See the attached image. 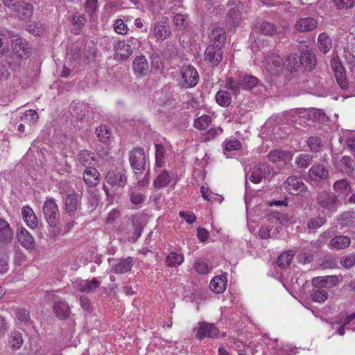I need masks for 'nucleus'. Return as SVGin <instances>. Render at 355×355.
Returning a JSON list of instances; mask_svg holds the SVG:
<instances>
[{"label": "nucleus", "instance_id": "nucleus-60", "mask_svg": "<svg viewBox=\"0 0 355 355\" xmlns=\"http://www.w3.org/2000/svg\"><path fill=\"white\" fill-rule=\"evenodd\" d=\"M114 29L118 34L125 35L127 33L128 27L124 21L121 19H116L114 24Z\"/></svg>", "mask_w": 355, "mask_h": 355}, {"label": "nucleus", "instance_id": "nucleus-47", "mask_svg": "<svg viewBox=\"0 0 355 355\" xmlns=\"http://www.w3.org/2000/svg\"><path fill=\"white\" fill-rule=\"evenodd\" d=\"M328 298V292L322 287H315L311 294V300L315 302L322 303Z\"/></svg>", "mask_w": 355, "mask_h": 355}, {"label": "nucleus", "instance_id": "nucleus-45", "mask_svg": "<svg viewBox=\"0 0 355 355\" xmlns=\"http://www.w3.org/2000/svg\"><path fill=\"white\" fill-rule=\"evenodd\" d=\"M327 222V218L324 216H318L316 217L311 218L307 222V227L311 230H316L322 227Z\"/></svg>", "mask_w": 355, "mask_h": 355}, {"label": "nucleus", "instance_id": "nucleus-19", "mask_svg": "<svg viewBox=\"0 0 355 355\" xmlns=\"http://www.w3.org/2000/svg\"><path fill=\"white\" fill-rule=\"evenodd\" d=\"M53 311L55 316L60 320L67 319L71 313V309L68 302L61 299L54 302Z\"/></svg>", "mask_w": 355, "mask_h": 355}, {"label": "nucleus", "instance_id": "nucleus-28", "mask_svg": "<svg viewBox=\"0 0 355 355\" xmlns=\"http://www.w3.org/2000/svg\"><path fill=\"white\" fill-rule=\"evenodd\" d=\"M338 283L336 276L318 277L313 279V285L315 287L333 288Z\"/></svg>", "mask_w": 355, "mask_h": 355}, {"label": "nucleus", "instance_id": "nucleus-29", "mask_svg": "<svg viewBox=\"0 0 355 355\" xmlns=\"http://www.w3.org/2000/svg\"><path fill=\"white\" fill-rule=\"evenodd\" d=\"M78 159L86 168L93 167L96 162L94 153L87 150H80L78 154Z\"/></svg>", "mask_w": 355, "mask_h": 355}, {"label": "nucleus", "instance_id": "nucleus-43", "mask_svg": "<svg viewBox=\"0 0 355 355\" xmlns=\"http://www.w3.org/2000/svg\"><path fill=\"white\" fill-rule=\"evenodd\" d=\"M294 252L292 250L286 251L281 254L277 258V265L281 268H286L288 267L294 257Z\"/></svg>", "mask_w": 355, "mask_h": 355}, {"label": "nucleus", "instance_id": "nucleus-26", "mask_svg": "<svg viewBox=\"0 0 355 355\" xmlns=\"http://www.w3.org/2000/svg\"><path fill=\"white\" fill-rule=\"evenodd\" d=\"M318 25L317 21L313 17H304L298 19L295 24V28L300 32H309L314 30Z\"/></svg>", "mask_w": 355, "mask_h": 355}, {"label": "nucleus", "instance_id": "nucleus-57", "mask_svg": "<svg viewBox=\"0 0 355 355\" xmlns=\"http://www.w3.org/2000/svg\"><path fill=\"white\" fill-rule=\"evenodd\" d=\"M340 169L343 172L350 173L353 171V160L351 157L344 156L340 159Z\"/></svg>", "mask_w": 355, "mask_h": 355}, {"label": "nucleus", "instance_id": "nucleus-51", "mask_svg": "<svg viewBox=\"0 0 355 355\" xmlns=\"http://www.w3.org/2000/svg\"><path fill=\"white\" fill-rule=\"evenodd\" d=\"M313 156L310 154H300L295 159V164L299 168H308L311 162H312Z\"/></svg>", "mask_w": 355, "mask_h": 355}, {"label": "nucleus", "instance_id": "nucleus-40", "mask_svg": "<svg viewBox=\"0 0 355 355\" xmlns=\"http://www.w3.org/2000/svg\"><path fill=\"white\" fill-rule=\"evenodd\" d=\"M257 170L263 178H272L277 173L273 167L266 162L259 163Z\"/></svg>", "mask_w": 355, "mask_h": 355}, {"label": "nucleus", "instance_id": "nucleus-1", "mask_svg": "<svg viewBox=\"0 0 355 355\" xmlns=\"http://www.w3.org/2000/svg\"><path fill=\"white\" fill-rule=\"evenodd\" d=\"M12 55L8 61V64L13 69L20 66L21 60L26 59L29 52L26 42L21 38H17L12 42Z\"/></svg>", "mask_w": 355, "mask_h": 355}, {"label": "nucleus", "instance_id": "nucleus-10", "mask_svg": "<svg viewBox=\"0 0 355 355\" xmlns=\"http://www.w3.org/2000/svg\"><path fill=\"white\" fill-rule=\"evenodd\" d=\"M129 161L132 168L135 170L144 171L146 159L144 149L141 148H134L130 153Z\"/></svg>", "mask_w": 355, "mask_h": 355}, {"label": "nucleus", "instance_id": "nucleus-63", "mask_svg": "<svg viewBox=\"0 0 355 355\" xmlns=\"http://www.w3.org/2000/svg\"><path fill=\"white\" fill-rule=\"evenodd\" d=\"M272 227H271L270 226H262L258 232L259 236L261 239H268L270 238H273L274 236L271 235V233H270V232L272 231Z\"/></svg>", "mask_w": 355, "mask_h": 355}, {"label": "nucleus", "instance_id": "nucleus-25", "mask_svg": "<svg viewBox=\"0 0 355 355\" xmlns=\"http://www.w3.org/2000/svg\"><path fill=\"white\" fill-rule=\"evenodd\" d=\"M128 193L130 202L135 205L143 204L146 198L144 189L141 188H137V187L130 186Z\"/></svg>", "mask_w": 355, "mask_h": 355}, {"label": "nucleus", "instance_id": "nucleus-41", "mask_svg": "<svg viewBox=\"0 0 355 355\" xmlns=\"http://www.w3.org/2000/svg\"><path fill=\"white\" fill-rule=\"evenodd\" d=\"M318 43L319 49L324 53L329 52L332 45L331 38L324 33L319 35Z\"/></svg>", "mask_w": 355, "mask_h": 355}, {"label": "nucleus", "instance_id": "nucleus-32", "mask_svg": "<svg viewBox=\"0 0 355 355\" xmlns=\"http://www.w3.org/2000/svg\"><path fill=\"white\" fill-rule=\"evenodd\" d=\"M227 279L226 276L218 275L214 277L211 279L209 284V288L213 292L216 293H222L225 291L227 288Z\"/></svg>", "mask_w": 355, "mask_h": 355}, {"label": "nucleus", "instance_id": "nucleus-53", "mask_svg": "<svg viewBox=\"0 0 355 355\" xmlns=\"http://www.w3.org/2000/svg\"><path fill=\"white\" fill-rule=\"evenodd\" d=\"M16 318L24 325H30L32 321L30 318L29 311L26 309H19L16 311Z\"/></svg>", "mask_w": 355, "mask_h": 355}, {"label": "nucleus", "instance_id": "nucleus-30", "mask_svg": "<svg viewBox=\"0 0 355 355\" xmlns=\"http://www.w3.org/2000/svg\"><path fill=\"white\" fill-rule=\"evenodd\" d=\"M17 237L19 243L26 248L31 249L34 246V239L24 228L19 227L17 230Z\"/></svg>", "mask_w": 355, "mask_h": 355}, {"label": "nucleus", "instance_id": "nucleus-5", "mask_svg": "<svg viewBox=\"0 0 355 355\" xmlns=\"http://www.w3.org/2000/svg\"><path fill=\"white\" fill-rule=\"evenodd\" d=\"M43 214L49 225H55L60 220V211L55 199H47L43 205Z\"/></svg>", "mask_w": 355, "mask_h": 355}, {"label": "nucleus", "instance_id": "nucleus-54", "mask_svg": "<svg viewBox=\"0 0 355 355\" xmlns=\"http://www.w3.org/2000/svg\"><path fill=\"white\" fill-rule=\"evenodd\" d=\"M283 69L291 72L296 70L300 67L297 58L293 55L288 56L284 61L283 60Z\"/></svg>", "mask_w": 355, "mask_h": 355}, {"label": "nucleus", "instance_id": "nucleus-50", "mask_svg": "<svg viewBox=\"0 0 355 355\" xmlns=\"http://www.w3.org/2000/svg\"><path fill=\"white\" fill-rule=\"evenodd\" d=\"M17 10L24 18H28L33 15V8L31 3L22 1L18 3Z\"/></svg>", "mask_w": 355, "mask_h": 355}, {"label": "nucleus", "instance_id": "nucleus-13", "mask_svg": "<svg viewBox=\"0 0 355 355\" xmlns=\"http://www.w3.org/2000/svg\"><path fill=\"white\" fill-rule=\"evenodd\" d=\"M219 334L218 329L212 323L201 322L198 323V328L196 337L199 340H202L205 337L216 338Z\"/></svg>", "mask_w": 355, "mask_h": 355}, {"label": "nucleus", "instance_id": "nucleus-12", "mask_svg": "<svg viewBox=\"0 0 355 355\" xmlns=\"http://www.w3.org/2000/svg\"><path fill=\"white\" fill-rule=\"evenodd\" d=\"M127 239L130 242H136L141 236L142 227L140 224L136 223L135 219H132L131 223H129L125 228L123 226L119 229Z\"/></svg>", "mask_w": 355, "mask_h": 355}, {"label": "nucleus", "instance_id": "nucleus-31", "mask_svg": "<svg viewBox=\"0 0 355 355\" xmlns=\"http://www.w3.org/2000/svg\"><path fill=\"white\" fill-rule=\"evenodd\" d=\"M254 26L259 33L266 35L272 36L277 33V26L274 24L267 21H258L256 22Z\"/></svg>", "mask_w": 355, "mask_h": 355}, {"label": "nucleus", "instance_id": "nucleus-9", "mask_svg": "<svg viewBox=\"0 0 355 355\" xmlns=\"http://www.w3.org/2000/svg\"><path fill=\"white\" fill-rule=\"evenodd\" d=\"M153 29L154 35L158 40L164 41L171 35V26L166 17H162L159 21L155 23Z\"/></svg>", "mask_w": 355, "mask_h": 355}, {"label": "nucleus", "instance_id": "nucleus-11", "mask_svg": "<svg viewBox=\"0 0 355 355\" xmlns=\"http://www.w3.org/2000/svg\"><path fill=\"white\" fill-rule=\"evenodd\" d=\"M79 195L76 191L66 196L64 200V210L69 216H74L76 212L80 209L81 203L78 199Z\"/></svg>", "mask_w": 355, "mask_h": 355}, {"label": "nucleus", "instance_id": "nucleus-35", "mask_svg": "<svg viewBox=\"0 0 355 355\" xmlns=\"http://www.w3.org/2000/svg\"><path fill=\"white\" fill-rule=\"evenodd\" d=\"M333 68L335 71V77L340 87L346 89L348 87V83L345 78L344 69L340 62H336Z\"/></svg>", "mask_w": 355, "mask_h": 355}, {"label": "nucleus", "instance_id": "nucleus-55", "mask_svg": "<svg viewBox=\"0 0 355 355\" xmlns=\"http://www.w3.org/2000/svg\"><path fill=\"white\" fill-rule=\"evenodd\" d=\"M10 344L13 349H18L23 344L22 335L20 332L14 331L10 334Z\"/></svg>", "mask_w": 355, "mask_h": 355}, {"label": "nucleus", "instance_id": "nucleus-64", "mask_svg": "<svg viewBox=\"0 0 355 355\" xmlns=\"http://www.w3.org/2000/svg\"><path fill=\"white\" fill-rule=\"evenodd\" d=\"M97 4V0H87L85 6V10L92 15L96 10Z\"/></svg>", "mask_w": 355, "mask_h": 355}, {"label": "nucleus", "instance_id": "nucleus-4", "mask_svg": "<svg viewBox=\"0 0 355 355\" xmlns=\"http://www.w3.org/2000/svg\"><path fill=\"white\" fill-rule=\"evenodd\" d=\"M317 203L323 209L330 211H336L340 205V202L338 196L331 192L326 191H320L316 196Z\"/></svg>", "mask_w": 355, "mask_h": 355}, {"label": "nucleus", "instance_id": "nucleus-33", "mask_svg": "<svg viewBox=\"0 0 355 355\" xmlns=\"http://www.w3.org/2000/svg\"><path fill=\"white\" fill-rule=\"evenodd\" d=\"M209 39L211 42L214 43L213 44L220 45V47H222L226 40L225 32L223 28H213L209 34Z\"/></svg>", "mask_w": 355, "mask_h": 355}, {"label": "nucleus", "instance_id": "nucleus-36", "mask_svg": "<svg viewBox=\"0 0 355 355\" xmlns=\"http://www.w3.org/2000/svg\"><path fill=\"white\" fill-rule=\"evenodd\" d=\"M351 244V239L349 236L339 235L336 236L330 240L331 247L337 249H345Z\"/></svg>", "mask_w": 355, "mask_h": 355}, {"label": "nucleus", "instance_id": "nucleus-59", "mask_svg": "<svg viewBox=\"0 0 355 355\" xmlns=\"http://www.w3.org/2000/svg\"><path fill=\"white\" fill-rule=\"evenodd\" d=\"M308 116L309 119L313 121H323L326 117L324 112L319 109H313L310 110L308 113Z\"/></svg>", "mask_w": 355, "mask_h": 355}, {"label": "nucleus", "instance_id": "nucleus-16", "mask_svg": "<svg viewBox=\"0 0 355 355\" xmlns=\"http://www.w3.org/2000/svg\"><path fill=\"white\" fill-rule=\"evenodd\" d=\"M134 73L137 77H144L149 73V64L146 57L143 55L137 56L132 64Z\"/></svg>", "mask_w": 355, "mask_h": 355}, {"label": "nucleus", "instance_id": "nucleus-48", "mask_svg": "<svg viewBox=\"0 0 355 355\" xmlns=\"http://www.w3.org/2000/svg\"><path fill=\"white\" fill-rule=\"evenodd\" d=\"M165 148L161 144H155V166L157 168H161L164 164Z\"/></svg>", "mask_w": 355, "mask_h": 355}, {"label": "nucleus", "instance_id": "nucleus-18", "mask_svg": "<svg viewBox=\"0 0 355 355\" xmlns=\"http://www.w3.org/2000/svg\"><path fill=\"white\" fill-rule=\"evenodd\" d=\"M227 5L235 6L234 8H230L227 12V18L229 23L234 26L239 25L242 19L240 1L238 0H230Z\"/></svg>", "mask_w": 355, "mask_h": 355}, {"label": "nucleus", "instance_id": "nucleus-39", "mask_svg": "<svg viewBox=\"0 0 355 355\" xmlns=\"http://www.w3.org/2000/svg\"><path fill=\"white\" fill-rule=\"evenodd\" d=\"M334 190L339 195L347 196L351 192V187L345 179L336 181L333 186Z\"/></svg>", "mask_w": 355, "mask_h": 355}, {"label": "nucleus", "instance_id": "nucleus-24", "mask_svg": "<svg viewBox=\"0 0 355 355\" xmlns=\"http://www.w3.org/2000/svg\"><path fill=\"white\" fill-rule=\"evenodd\" d=\"M157 173L156 178L153 181V186L156 189H161L168 185L171 182L172 178L171 174L166 169L156 170Z\"/></svg>", "mask_w": 355, "mask_h": 355}, {"label": "nucleus", "instance_id": "nucleus-14", "mask_svg": "<svg viewBox=\"0 0 355 355\" xmlns=\"http://www.w3.org/2000/svg\"><path fill=\"white\" fill-rule=\"evenodd\" d=\"M267 157L268 160L273 164L286 165L291 161L293 154L288 150L277 149L271 150Z\"/></svg>", "mask_w": 355, "mask_h": 355}, {"label": "nucleus", "instance_id": "nucleus-49", "mask_svg": "<svg viewBox=\"0 0 355 355\" xmlns=\"http://www.w3.org/2000/svg\"><path fill=\"white\" fill-rule=\"evenodd\" d=\"M193 268L200 275L207 274L211 270V267L209 266L208 262L202 259L196 260Z\"/></svg>", "mask_w": 355, "mask_h": 355}, {"label": "nucleus", "instance_id": "nucleus-46", "mask_svg": "<svg viewBox=\"0 0 355 355\" xmlns=\"http://www.w3.org/2000/svg\"><path fill=\"white\" fill-rule=\"evenodd\" d=\"M211 123V118L209 115H202L194 121V127L199 130H205Z\"/></svg>", "mask_w": 355, "mask_h": 355}, {"label": "nucleus", "instance_id": "nucleus-23", "mask_svg": "<svg viewBox=\"0 0 355 355\" xmlns=\"http://www.w3.org/2000/svg\"><path fill=\"white\" fill-rule=\"evenodd\" d=\"M83 180L89 187H94L100 180L99 172L93 166L85 169L83 173Z\"/></svg>", "mask_w": 355, "mask_h": 355}, {"label": "nucleus", "instance_id": "nucleus-15", "mask_svg": "<svg viewBox=\"0 0 355 355\" xmlns=\"http://www.w3.org/2000/svg\"><path fill=\"white\" fill-rule=\"evenodd\" d=\"M285 189L291 194L298 195L306 190V186L300 178L290 176L284 182Z\"/></svg>", "mask_w": 355, "mask_h": 355}, {"label": "nucleus", "instance_id": "nucleus-52", "mask_svg": "<svg viewBox=\"0 0 355 355\" xmlns=\"http://www.w3.org/2000/svg\"><path fill=\"white\" fill-rule=\"evenodd\" d=\"M308 146L312 152H319L322 148L321 138L318 136H312L308 139Z\"/></svg>", "mask_w": 355, "mask_h": 355}, {"label": "nucleus", "instance_id": "nucleus-56", "mask_svg": "<svg viewBox=\"0 0 355 355\" xmlns=\"http://www.w3.org/2000/svg\"><path fill=\"white\" fill-rule=\"evenodd\" d=\"M96 136L100 141L106 142L110 137V132L106 125H100L96 129Z\"/></svg>", "mask_w": 355, "mask_h": 355}, {"label": "nucleus", "instance_id": "nucleus-21", "mask_svg": "<svg viewBox=\"0 0 355 355\" xmlns=\"http://www.w3.org/2000/svg\"><path fill=\"white\" fill-rule=\"evenodd\" d=\"M14 233L7 220L0 218V243L8 244L12 242Z\"/></svg>", "mask_w": 355, "mask_h": 355}, {"label": "nucleus", "instance_id": "nucleus-44", "mask_svg": "<svg viewBox=\"0 0 355 355\" xmlns=\"http://www.w3.org/2000/svg\"><path fill=\"white\" fill-rule=\"evenodd\" d=\"M184 261V257L181 254L175 252H171L166 257V262L170 267H176L182 264Z\"/></svg>", "mask_w": 355, "mask_h": 355}, {"label": "nucleus", "instance_id": "nucleus-61", "mask_svg": "<svg viewBox=\"0 0 355 355\" xmlns=\"http://www.w3.org/2000/svg\"><path fill=\"white\" fill-rule=\"evenodd\" d=\"M340 264L346 268H352L355 264V254H350L342 257L340 259Z\"/></svg>", "mask_w": 355, "mask_h": 355}, {"label": "nucleus", "instance_id": "nucleus-27", "mask_svg": "<svg viewBox=\"0 0 355 355\" xmlns=\"http://www.w3.org/2000/svg\"><path fill=\"white\" fill-rule=\"evenodd\" d=\"M116 57L119 60H125L133 53L131 45L124 41H119L115 46Z\"/></svg>", "mask_w": 355, "mask_h": 355}, {"label": "nucleus", "instance_id": "nucleus-8", "mask_svg": "<svg viewBox=\"0 0 355 355\" xmlns=\"http://www.w3.org/2000/svg\"><path fill=\"white\" fill-rule=\"evenodd\" d=\"M223 51L220 45L210 44L205 51L204 59L211 67H217L221 62Z\"/></svg>", "mask_w": 355, "mask_h": 355}, {"label": "nucleus", "instance_id": "nucleus-62", "mask_svg": "<svg viewBox=\"0 0 355 355\" xmlns=\"http://www.w3.org/2000/svg\"><path fill=\"white\" fill-rule=\"evenodd\" d=\"M333 1L340 9L351 8L355 5V0H333Z\"/></svg>", "mask_w": 355, "mask_h": 355}, {"label": "nucleus", "instance_id": "nucleus-20", "mask_svg": "<svg viewBox=\"0 0 355 355\" xmlns=\"http://www.w3.org/2000/svg\"><path fill=\"white\" fill-rule=\"evenodd\" d=\"M299 66L302 65L306 69L312 70L315 68L317 60L315 53L309 50H304L299 58Z\"/></svg>", "mask_w": 355, "mask_h": 355}, {"label": "nucleus", "instance_id": "nucleus-38", "mask_svg": "<svg viewBox=\"0 0 355 355\" xmlns=\"http://www.w3.org/2000/svg\"><path fill=\"white\" fill-rule=\"evenodd\" d=\"M268 220L270 223L286 225L289 223L290 218L287 214L279 211H271L268 215Z\"/></svg>", "mask_w": 355, "mask_h": 355}, {"label": "nucleus", "instance_id": "nucleus-6", "mask_svg": "<svg viewBox=\"0 0 355 355\" xmlns=\"http://www.w3.org/2000/svg\"><path fill=\"white\" fill-rule=\"evenodd\" d=\"M262 63L263 68L272 75L277 76L283 69V60L275 53L265 55Z\"/></svg>", "mask_w": 355, "mask_h": 355}, {"label": "nucleus", "instance_id": "nucleus-42", "mask_svg": "<svg viewBox=\"0 0 355 355\" xmlns=\"http://www.w3.org/2000/svg\"><path fill=\"white\" fill-rule=\"evenodd\" d=\"M216 103L222 107H228L232 103V96L226 90H219L215 96Z\"/></svg>", "mask_w": 355, "mask_h": 355}, {"label": "nucleus", "instance_id": "nucleus-2", "mask_svg": "<svg viewBox=\"0 0 355 355\" xmlns=\"http://www.w3.org/2000/svg\"><path fill=\"white\" fill-rule=\"evenodd\" d=\"M105 181L107 184H104L103 187L106 195L109 196L110 195V191L109 187L113 189L114 192L119 189L123 188L128 182V178L125 175V171L122 169L112 170L107 172Z\"/></svg>", "mask_w": 355, "mask_h": 355}, {"label": "nucleus", "instance_id": "nucleus-37", "mask_svg": "<svg viewBox=\"0 0 355 355\" xmlns=\"http://www.w3.org/2000/svg\"><path fill=\"white\" fill-rule=\"evenodd\" d=\"M101 284V282L96 278H94L91 281H83L78 285V291L82 293H89L96 289Z\"/></svg>", "mask_w": 355, "mask_h": 355}, {"label": "nucleus", "instance_id": "nucleus-3", "mask_svg": "<svg viewBox=\"0 0 355 355\" xmlns=\"http://www.w3.org/2000/svg\"><path fill=\"white\" fill-rule=\"evenodd\" d=\"M259 79L251 75H246L241 77L238 80L232 78L227 79L226 88L232 91V94L236 95L241 90L251 89L258 85Z\"/></svg>", "mask_w": 355, "mask_h": 355}, {"label": "nucleus", "instance_id": "nucleus-58", "mask_svg": "<svg viewBox=\"0 0 355 355\" xmlns=\"http://www.w3.org/2000/svg\"><path fill=\"white\" fill-rule=\"evenodd\" d=\"M187 19V16L182 14H177L173 17L174 24L178 29L184 30L188 26Z\"/></svg>", "mask_w": 355, "mask_h": 355}, {"label": "nucleus", "instance_id": "nucleus-7", "mask_svg": "<svg viewBox=\"0 0 355 355\" xmlns=\"http://www.w3.org/2000/svg\"><path fill=\"white\" fill-rule=\"evenodd\" d=\"M181 73L183 80L182 87L191 88L195 87L198 83V73L194 67L191 65L183 66Z\"/></svg>", "mask_w": 355, "mask_h": 355}, {"label": "nucleus", "instance_id": "nucleus-17", "mask_svg": "<svg viewBox=\"0 0 355 355\" xmlns=\"http://www.w3.org/2000/svg\"><path fill=\"white\" fill-rule=\"evenodd\" d=\"M133 266V259L130 257L124 259H113L111 269L116 274H123L130 271Z\"/></svg>", "mask_w": 355, "mask_h": 355}, {"label": "nucleus", "instance_id": "nucleus-34", "mask_svg": "<svg viewBox=\"0 0 355 355\" xmlns=\"http://www.w3.org/2000/svg\"><path fill=\"white\" fill-rule=\"evenodd\" d=\"M21 215L24 222L29 227L34 228L37 227V218L31 207L28 205L24 207L21 211Z\"/></svg>", "mask_w": 355, "mask_h": 355}, {"label": "nucleus", "instance_id": "nucleus-22", "mask_svg": "<svg viewBox=\"0 0 355 355\" xmlns=\"http://www.w3.org/2000/svg\"><path fill=\"white\" fill-rule=\"evenodd\" d=\"M309 176L314 181L324 180L329 177V170L322 164H315L309 169Z\"/></svg>", "mask_w": 355, "mask_h": 355}]
</instances>
